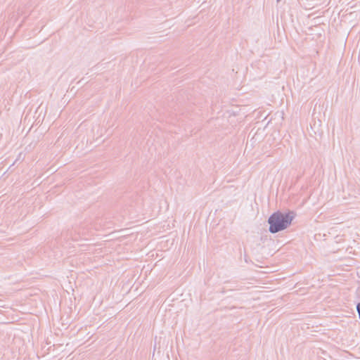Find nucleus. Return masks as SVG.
Segmentation results:
<instances>
[{
  "label": "nucleus",
  "mask_w": 360,
  "mask_h": 360,
  "mask_svg": "<svg viewBox=\"0 0 360 360\" xmlns=\"http://www.w3.org/2000/svg\"><path fill=\"white\" fill-rule=\"evenodd\" d=\"M292 219L291 213L283 214L278 212L273 214L269 219V231L271 233H276L286 229L291 224Z\"/></svg>",
  "instance_id": "nucleus-1"
}]
</instances>
